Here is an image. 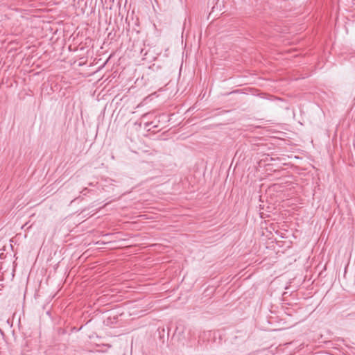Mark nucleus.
Wrapping results in <instances>:
<instances>
[{"label":"nucleus","mask_w":355,"mask_h":355,"mask_svg":"<svg viewBox=\"0 0 355 355\" xmlns=\"http://www.w3.org/2000/svg\"><path fill=\"white\" fill-rule=\"evenodd\" d=\"M96 233H98V232H94V231H92V232H90V235L92 234V236H96ZM107 243V241H104V240H96L94 239H92L90 237V242H89V244L90 245L93 243V244H95V245H99V244H105Z\"/></svg>","instance_id":"nucleus-1"},{"label":"nucleus","mask_w":355,"mask_h":355,"mask_svg":"<svg viewBox=\"0 0 355 355\" xmlns=\"http://www.w3.org/2000/svg\"><path fill=\"white\" fill-rule=\"evenodd\" d=\"M107 234L102 235L103 237L107 236Z\"/></svg>","instance_id":"nucleus-2"},{"label":"nucleus","mask_w":355,"mask_h":355,"mask_svg":"<svg viewBox=\"0 0 355 355\" xmlns=\"http://www.w3.org/2000/svg\"><path fill=\"white\" fill-rule=\"evenodd\" d=\"M93 268H94V267H91V266H90L89 270H92V269H93Z\"/></svg>","instance_id":"nucleus-3"}]
</instances>
